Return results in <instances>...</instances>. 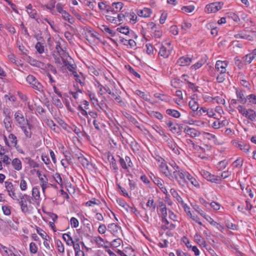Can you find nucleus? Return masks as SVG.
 Masks as SVG:
<instances>
[{"label":"nucleus","mask_w":256,"mask_h":256,"mask_svg":"<svg viewBox=\"0 0 256 256\" xmlns=\"http://www.w3.org/2000/svg\"><path fill=\"white\" fill-rule=\"evenodd\" d=\"M62 238L68 246H72L74 240L68 233L63 234Z\"/></svg>","instance_id":"49530a36"},{"label":"nucleus","mask_w":256,"mask_h":256,"mask_svg":"<svg viewBox=\"0 0 256 256\" xmlns=\"http://www.w3.org/2000/svg\"><path fill=\"white\" fill-rule=\"evenodd\" d=\"M228 64V62L227 60H218L216 62L215 68L220 73L226 74Z\"/></svg>","instance_id":"2eb2a0df"},{"label":"nucleus","mask_w":256,"mask_h":256,"mask_svg":"<svg viewBox=\"0 0 256 256\" xmlns=\"http://www.w3.org/2000/svg\"><path fill=\"white\" fill-rule=\"evenodd\" d=\"M168 146L172 150L176 155H179L180 153V148L172 140L168 138L166 141Z\"/></svg>","instance_id":"aec40b11"},{"label":"nucleus","mask_w":256,"mask_h":256,"mask_svg":"<svg viewBox=\"0 0 256 256\" xmlns=\"http://www.w3.org/2000/svg\"><path fill=\"white\" fill-rule=\"evenodd\" d=\"M75 80L76 82H78L81 86L84 85V78L82 73L78 74L75 70L72 72Z\"/></svg>","instance_id":"c756f323"},{"label":"nucleus","mask_w":256,"mask_h":256,"mask_svg":"<svg viewBox=\"0 0 256 256\" xmlns=\"http://www.w3.org/2000/svg\"><path fill=\"white\" fill-rule=\"evenodd\" d=\"M236 146L246 154L250 152V146L242 142H238L236 144Z\"/></svg>","instance_id":"bb28decb"},{"label":"nucleus","mask_w":256,"mask_h":256,"mask_svg":"<svg viewBox=\"0 0 256 256\" xmlns=\"http://www.w3.org/2000/svg\"><path fill=\"white\" fill-rule=\"evenodd\" d=\"M194 6H184L181 8V10L182 11L185 12H188L190 13L192 12L194 10Z\"/></svg>","instance_id":"338daca9"},{"label":"nucleus","mask_w":256,"mask_h":256,"mask_svg":"<svg viewBox=\"0 0 256 256\" xmlns=\"http://www.w3.org/2000/svg\"><path fill=\"white\" fill-rule=\"evenodd\" d=\"M44 21L46 22L50 25L52 29L54 32H56L58 30V26L53 20L45 18L44 19Z\"/></svg>","instance_id":"864d4df0"},{"label":"nucleus","mask_w":256,"mask_h":256,"mask_svg":"<svg viewBox=\"0 0 256 256\" xmlns=\"http://www.w3.org/2000/svg\"><path fill=\"white\" fill-rule=\"evenodd\" d=\"M113 14H112V12L108 13V14H106V20L110 22L117 24L118 20H116V16H112Z\"/></svg>","instance_id":"603ef678"},{"label":"nucleus","mask_w":256,"mask_h":256,"mask_svg":"<svg viewBox=\"0 0 256 256\" xmlns=\"http://www.w3.org/2000/svg\"><path fill=\"white\" fill-rule=\"evenodd\" d=\"M46 124L52 130L55 132H58V126H56L54 121L52 120H46Z\"/></svg>","instance_id":"5fc2aeb1"},{"label":"nucleus","mask_w":256,"mask_h":256,"mask_svg":"<svg viewBox=\"0 0 256 256\" xmlns=\"http://www.w3.org/2000/svg\"><path fill=\"white\" fill-rule=\"evenodd\" d=\"M146 206L150 210H154L156 204L154 203V200L152 198H149L148 201L146 204Z\"/></svg>","instance_id":"052dcab7"},{"label":"nucleus","mask_w":256,"mask_h":256,"mask_svg":"<svg viewBox=\"0 0 256 256\" xmlns=\"http://www.w3.org/2000/svg\"><path fill=\"white\" fill-rule=\"evenodd\" d=\"M152 13V10L147 8H144L142 10H138L136 12V14L138 16L144 18L150 17Z\"/></svg>","instance_id":"b1692460"},{"label":"nucleus","mask_w":256,"mask_h":256,"mask_svg":"<svg viewBox=\"0 0 256 256\" xmlns=\"http://www.w3.org/2000/svg\"><path fill=\"white\" fill-rule=\"evenodd\" d=\"M226 228H228L230 229V230H236L238 229V225H236L234 224H233V223L230 222V221H228L226 223Z\"/></svg>","instance_id":"69168bd1"},{"label":"nucleus","mask_w":256,"mask_h":256,"mask_svg":"<svg viewBox=\"0 0 256 256\" xmlns=\"http://www.w3.org/2000/svg\"><path fill=\"white\" fill-rule=\"evenodd\" d=\"M247 100L250 104H256V95L250 94L246 96Z\"/></svg>","instance_id":"774afa93"},{"label":"nucleus","mask_w":256,"mask_h":256,"mask_svg":"<svg viewBox=\"0 0 256 256\" xmlns=\"http://www.w3.org/2000/svg\"><path fill=\"white\" fill-rule=\"evenodd\" d=\"M4 124L6 131L10 132L12 131V120L10 116H6L4 120Z\"/></svg>","instance_id":"c85d7f7f"},{"label":"nucleus","mask_w":256,"mask_h":256,"mask_svg":"<svg viewBox=\"0 0 256 256\" xmlns=\"http://www.w3.org/2000/svg\"><path fill=\"white\" fill-rule=\"evenodd\" d=\"M184 132L192 138L198 137L200 135V132L196 129L186 126L184 128Z\"/></svg>","instance_id":"412c9836"},{"label":"nucleus","mask_w":256,"mask_h":256,"mask_svg":"<svg viewBox=\"0 0 256 256\" xmlns=\"http://www.w3.org/2000/svg\"><path fill=\"white\" fill-rule=\"evenodd\" d=\"M129 186H130V190L131 191H132V190L134 191V197L136 198V197L138 196V188L136 186V184L134 182H131L129 180Z\"/></svg>","instance_id":"37998d69"},{"label":"nucleus","mask_w":256,"mask_h":256,"mask_svg":"<svg viewBox=\"0 0 256 256\" xmlns=\"http://www.w3.org/2000/svg\"><path fill=\"white\" fill-rule=\"evenodd\" d=\"M63 63L64 66H66L67 68V69L70 71V72H72L74 71V66L71 64L70 62H69L67 60H63Z\"/></svg>","instance_id":"3c124183"},{"label":"nucleus","mask_w":256,"mask_h":256,"mask_svg":"<svg viewBox=\"0 0 256 256\" xmlns=\"http://www.w3.org/2000/svg\"><path fill=\"white\" fill-rule=\"evenodd\" d=\"M32 196L36 201L40 200V189L37 186H34L32 188Z\"/></svg>","instance_id":"4c0bfd02"},{"label":"nucleus","mask_w":256,"mask_h":256,"mask_svg":"<svg viewBox=\"0 0 256 256\" xmlns=\"http://www.w3.org/2000/svg\"><path fill=\"white\" fill-rule=\"evenodd\" d=\"M35 48L36 51L40 54H43L44 52V46L43 44L40 42H38L35 45Z\"/></svg>","instance_id":"4d7b16f0"},{"label":"nucleus","mask_w":256,"mask_h":256,"mask_svg":"<svg viewBox=\"0 0 256 256\" xmlns=\"http://www.w3.org/2000/svg\"><path fill=\"white\" fill-rule=\"evenodd\" d=\"M78 161L84 167H88L89 165L88 160L83 156H80L78 158Z\"/></svg>","instance_id":"e2e57ef3"},{"label":"nucleus","mask_w":256,"mask_h":256,"mask_svg":"<svg viewBox=\"0 0 256 256\" xmlns=\"http://www.w3.org/2000/svg\"><path fill=\"white\" fill-rule=\"evenodd\" d=\"M159 26V24H156L152 22H150L147 24V28L150 30V32L154 31V30L156 29L157 28H158Z\"/></svg>","instance_id":"0e129e2a"},{"label":"nucleus","mask_w":256,"mask_h":256,"mask_svg":"<svg viewBox=\"0 0 256 256\" xmlns=\"http://www.w3.org/2000/svg\"><path fill=\"white\" fill-rule=\"evenodd\" d=\"M134 94L142 98L146 101L149 102L150 101V96L146 94L144 92H142L140 90H136L135 91Z\"/></svg>","instance_id":"09e8293b"},{"label":"nucleus","mask_w":256,"mask_h":256,"mask_svg":"<svg viewBox=\"0 0 256 256\" xmlns=\"http://www.w3.org/2000/svg\"><path fill=\"white\" fill-rule=\"evenodd\" d=\"M172 50L170 42H166L165 45H161L158 54L164 58H168Z\"/></svg>","instance_id":"9b49d317"},{"label":"nucleus","mask_w":256,"mask_h":256,"mask_svg":"<svg viewBox=\"0 0 256 256\" xmlns=\"http://www.w3.org/2000/svg\"><path fill=\"white\" fill-rule=\"evenodd\" d=\"M4 186L8 196L14 200H18L13 184L10 182L6 181L4 182Z\"/></svg>","instance_id":"4468645a"},{"label":"nucleus","mask_w":256,"mask_h":256,"mask_svg":"<svg viewBox=\"0 0 256 256\" xmlns=\"http://www.w3.org/2000/svg\"><path fill=\"white\" fill-rule=\"evenodd\" d=\"M36 174L40 180V185L48 182V179L44 174H42L39 171L36 172Z\"/></svg>","instance_id":"ea45409f"},{"label":"nucleus","mask_w":256,"mask_h":256,"mask_svg":"<svg viewBox=\"0 0 256 256\" xmlns=\"http://www.w3.org/2000/svg\"><path fill=\"white\" fill-rule=\"evenodd\" d=\"M26 82L31 86L32 88L40 92L44 93V87L38 80L32 75H28L26 78Z\"/></svg>","instance_id":"0eeeda50"},{"label":"nucleus","mask_w":256,"mask_h":256,"mask_svg":"<svg viewBox=\"0 0 256 256\" xmlns=\"http://www.w3.org/2000/svg\"><path fill=\"white\" fill-rule=\"evenodd\" d=\"M26 12L29 16L34 19L38 21L37 19V12L36 9H34L31 4H29L26 7Z\"/></svg>","instance_id":"cd10ccee"},{"label":"nucleus","mask_w":256,"mask_h":256,"mask_svg":"<svg viewBox=\"0 0 256 256\" xmlns=\"http://www.w3.org/2000/svg\"><path fill=\"white\" fill-rule=\"evenodd\" d=\"M151 35L152 36L156 38H160L162 36V32L161 30V27L160 26H158V28H156V29L154 30V31H152L150 32Z\"/></svg>","instance_id":"79ce46f5"},{"label":"nucleus","mask_w":256,"mask_h":256,"mask_svg":"<svg viewBox=\"0 0 256 256\" xmlns=\"http://www.w3.org/2000/svg\"><path fill=\"white\" fill-rule=\"evenodd\" d=\"M200 174L202 178L208 181L214 183L218 182V176L212 174L208 171L202 169L200 171Z\"/></svg>","instance_id":"f8f14e48"},{"label":"nucleus","mask_w":256,"mask_h":256,"mask_svg":"<svg viewBox=\"0 0 256 256\" xmlns=\"http://www.w3.org/2000/svg\"><path fill=\"white\" fill-rule=\"evenodd\" d=\"M226 122L225 120L220 121L219 120H215L212 124V127L214 129H218L226 125Z\"/></svg>","instance_id":"a19ab883"},{"label":"nucleus","mask_w":256,"mask_h":256,"mask_svg":"<svg viewBox=\"0 0 256 256\" xmlns=\"http://www.w3.org/2000/svg\"><path fill=\"white\" fill-rule=\"evenodd\" d=\"M123 7V4L121 2H113L112 6H109L106 9L107 13H110L116 14V12H120Z\"/></svg>","instance_id":"6ab92c4d"},{"label":"nucleus","mask_w":256,"mask_h":256,"mask_svg":"<svg viewBox=\"0 0 256 256\" xmlns=\"http://www.w3.org/2000/svg\"><path fill=\"white\" fill-rule=\"evenodd\" d=\"M11 162L13 168L15 170L19 171L22 169V164L20 159L15 158Z\"/></svg>","instance_id":"72a5a7b5"},{"label":"nucleus","mask_w":256,"mask_h":256,"mask_svg":"<svg viewBox=\"0 0 256 256\" xmlns=\"http://www.w3.org/2000/svg\"><path fill=\"white\" fill-rule=\"evenodd\" d=\"M234 38L236 39H245L248 40H253V37L252 36L242 32L235 34Z\"/></svg>","instance_id":"e433bc0d"},{"label":"nucleus","mask_w":256,"mask_h":256,"mask_svg":"<svg viewBox=\"0 0 256 256\" xmlns=\"http://www.w3.org/2000/svg\"><path fill=\"white\" fill-rule=\"evenodd\" d=\"M108 230L115 236H118L121 233L120 227L114 223L108 224Z\"/></svg>","instance_id":"f3484780"},{"label":"nucleus","mask_w":256,"mask_h":256,"mask_svg":"<svg viewBox=\"0 0 256 256\" xmlns=\"http://www.w3.org/2000/svg\"><path fill=\"white\" fill-rule=\"evenodd\" d=\"M158 214L161 218V221L162 224L161 225V228L162 230H174L176 226L172 222H169L166 217L168 215L167 208L166 205L164 204L163 202L159 203V207L158 208Z\"/></svg>","instance_id":"f257e3e1"},{"label":"nucleus","mask_w":256,"mask_h":256,"mask_svg":"<svg viewBox=\"0 0 256 256\" xmlns=\"http://www.w3.org/2000/svg\"><path fill=\"white\" fill-rule=\"evenodd\" d=\"M14 116L16 124L19 128L30 122L24 116L22 112L20 110L16 111L14 114Z\"/></svg>","instance_id":"1a4fd4ad"},{"label":"nucleus","mask_w":256,"mask_h":256,"mask_svg":"<svg viewBox=\"0 0 256 256\" xmlns=\"http://www.w3.org/2000/svg\"><path fill=\"white\" fill-rule=\"evenodd\" d=\"M192 58L188 55L182 56L177 60L176 64L180 66H188L192 62Z\"/></svg>","instance_id":"dca6fc26"},{"label":"nucleus","mask_w":256,"mask_h":256,"mask_svg":"<svg viewBox=\"0 0 256 256\" xmlns=\"http://www.w3.org/2000/svg\"><path fill=\"white\" fill-rule=\"evenodd\" d=\"M166 113L172 117H174L176 118H178L181 116V114L180 112L176 110L172 109V108H168L166 110Z\"/></svg>","instance_id":"7c9ffc66"},{"label":"nucleus","mask_w":256,"mask_h":256,"mask_svg":"<svg viewBox=\"0 0 256 256\" xmlns=\"http://www.w3.org/2000/svg\"><path fill=\"white\" fill-rule=\"evenodd\" d=\"M194 241L202 247H206V243L204 239L199 234L196 233L194 236Z\"/></svg>","instance_id":"a878e982"},{"label":"nucleus","mask_w":256,"mask_h":256,"mask_svg":"<svg viewBox=\"0 0 256 256\" xmlns=\"http://www.w3.org/2000/svg\"><path fill=\"white\" fill-rule=\"evenodd\" d=\"M4 140L8 147H15L17 144V138L12 134H10L8 138L4 136Z\"/></svg>","instance_id":"a211bd4d"},{"label":"nucleus","mask_w":256,"mask_h":256,"mask_svg":"<svg viewBox=\"0 0 256 256\" xmlns=\"http://www.w3.org/2000/svg\"><path fill=\"white\" fill-rule=\"evenodd\" d=\"M156 160L160 172L169 178L172 177V172L170 170L166 160L160 156L156 158Z\"/></svg>","instance_id":"39448f33"},{"label":"nucleus","mask_w":256,"mask_h":256,"mask_svg":"<svg viewBox=\"0 0 256 256\" xmlns=\"http://www.w3.org/2000/svg\"><path fill=\"white\" fill-rule=\"evenodd\" d=\"M192 208L200 216L203 217L204 214H206L200 207V206L198 204H194L192 206Z\"/></svg>","instance_id":"680f3d73"},{"label":"nucleus","mask_w":256,"mask_h":256,"mask_svg":"<svg viewBox=\"0 0 256 256\" xmlns=\"http://www.w3.org/2000/svg\"><path fill=\"white\" fill-rule=\"evenodd\" d=\"M152 128L156 130V132H158V134H159L161 136H164L165 137H167L166 136V134L164 132V129L158 126H157V125H154L153 126H152Z\"/></svg>","instance_id":"6e6d98bb"},{"label":"nucleus","mask_w":256,"mask_h":256,"mask_svg":"<svg viewBox=\"0 0 256 256\" xmlns=\"http://www.w3.org/2000/svg\"><path fill=\"white\" fill-rule=\"evenodd\" d=\"M195 96H193L194 97ZM188 106L193 111H196L199 108L198 103L196 100L194 98H192L191 100L188 102Z\"/></svg>","instance_id":"2f4dec72"},{"label":"nucleus","mask_w":256,"mask_h":256,"mask_svg":"<svg viewBox=\"0 0 256 256\" xmlns=\"http://www.w3.org/2000/svg\"><path fill=\"white\" fill-rule=\"evenodd\" d=\"M236 90L237 100L241 104H245L247 102V98L244 96V91L238 88H236Z\"/></svg>","instance_id":"4be33fe9"},{"label":"nucleus","mask_w":256,"mask_h":256,"mask_svg":"<svg viewBox=\"0 0 256 256\" xmlns=\"http://www.w3.org/2000/svg\"><path fill=\"white\" fill-rule=\"evenodd\" d=\"M100 204L99 200H96L95 198H92L91 200L87 202L86 203V206H87L93 207L94 205H98Z\"/></svg>","instance_id":"bf43d9fd"},{"label":"nucleus","mask_w":256,"mask_h":256,"mask_svg":"<svg viewBox=\"0 0 256 256\" xmlns=\"http://www.w3.org/2000/svg\"><path fill=\"white\" fill-rule=\"evenodd\" d=\"M102 30L107 34L110 36H115L116 32L113 30H111L110 28H108L106 26H102Z\"/></svg>","instance_id":"de8ad7c7"},{"label":"nucleus","mask_w":256,"mask_h":256,"mask_svg":"<svg viewBox=\"0 0 256 256\" xmlns=\"http://www.w3.org/2000/svg\"><path fill=\"white\" fill-rule=\"evenodd\" d=\"M186 186H191L196 189H198L200 188V183L196 175L190 173L188 179V185Z\"/></svg>","instance_id":"ddd939ff"},{"label":"nucleus","mask_w":256,"mask_h":256,"mask_svg":"<svg viewBox=\"0 0 256 256\" xmlns=\"http://www.w3.org/2000/svg\"><path fill=\"white\" fill-rule=\"evenodd\" d=\"M190 172L185 169H182L174 176L177 184L180 188H185L188 185V179Z\"/></svg>","instance_id":"20e7f679"},{"label":"nucleus","mask_w":256,"mask_h":256,"mask_svg":"<svg viewBox=\"0 0 256 256\" xmlns=\"http://www.w3.org/2000/svg\"><path fill=\"white\" fill-rule=\"evenodd\" d=\"M62 18L68 21L70 24H72L74 22V18L70 16L68 12H67L66 11L62 12Z\"/></svg>","instance_id":"58836bf2"},{"label":"nucleus","mask_w":256,"mask_h":256,"mask_svg":"<svg viewBox=\"0 0 256 256\" xmlns=\"http://www.w3.org/2000/svg\"><path fill=\"white\" fill-rule=\"evenodd\" d=\"M223 6L224 2H212L206 5L204 12L207 14L216 13L221 10Z\"/></svg>","instance_id":"9d476101"},{"label":"nucleus","mask_w":256,"mask_h":256,"mask_svg":"<svg viewBox=\"0 0 256 256\" xmlns=\"http://www.w3.org/2000/svg\"><path fill=\"white\" fill-rule=\"evenodd\" d=\"M166 127L168 128V130L174 134H178L179 132V128L178 125L174 124L171 120H168L165 122Z\"/></svg>","instance_id":"5701e85b"},{"label":"nucleus","mask_w":256,"mask_h":256,"mask_svg":"<svg viewBox=\"0 0 256 256\" xmlns=\"http://www.w3.org/2000/svg\"><path fill=\"white\" fill-rule=\"evenodd\" d=\"M52 102L55 106L58 108H62L63 105L59 98H58L56 96H52Z\"/></svg>","instance_id":"8fccbe9b"},{"label":"nucleus","mask_w":256,"mask_h":256,"mask_svg":"<svg viewBox=\"0 0 256 256\" xmlns=\"http://www.w3.org/2000/svg\"><path fill=\"white\" fill-rule=\"evenodd\" d=\"M228 164V161L226 160H224L218 163L216 168L218 170H222L225 168Z\"/></svg>","instance_id":"c03bdc74"},{"label":"nucleus","mask_w":256,"mask_h":256,"mask_svg":"<svg viewBox=\"0 0 256 256\" xmlns=\"http://www.w3.org/2000/svg\"><path fill=\"white\" fill-rule=\"evenodd\" d=\"M205 63V60L200 59L198 62L192 65L190 67V70L191 71H196L204 66Z\"/></svg>","instance_id":"473e14b6"},{"label":"nucleus","mask_w":256,"mask_h":256,"mask_svg":"<svg viewBox=\"0 0 256 256\" xmlns=\"http://www.w3.org/2000/svg\"><path fill=\"white\" fill-rule=\"evenodd\" d=\"M31 202V197L26 194H22L20 196L19 204L22 212L26 214L29 212L30 208L28 206L27 202Z\"/></svg>","instance_id":"6e6552de"},{"label":"nucleus","mask_w":256,"mask_h":256,"mask_svg":"<svg viewBox=\"0 0 256 256\" xmlns=\"http://www.w3.org/2000/svg\"><path fill=\"white\" fill-rule=\"evenodd\" d=\"M169 164L172 168L173 172H172V178L180 170L181 168L174 161H172L169 162Z\"/></svg>","instance_id":"c9c22d12"},{"label":"nucleus","mask_w":256,"mask_h":256,"mask_svg":"<svg viewBox=\"0 0 256 256\" xmlns=\"http://www.w3.org/2000/svg\"><path fill=\"white\" fill-rule=\"evenodd\" d=\"M237 110L240 114L252 122L256 120V112L253 109H247L245 106L239 105L237 107Z\"/></svg>","instance_id":"423d86ee"},{"label":"nucleus","mask_w":256,"mask_h":256,"mask_svg":"<svg viewBox=\"0 0 256 256\" xmlns=\"http://www.w3.org/2000/svg\"><path fill=\"white\" fill-rule=\"evenodd\" d=\"M4 99L5 100L6 103L8 102H14L16 101V96L10 93L6 94L4 96Z\"/></svg>","instance_id":"a18cd8bd"},{"label":"nucleus","mask_w":256,"mask_h":256,"mask_svg":"<svg viewBox=\"0 0 256 256\" xmlns=\"http://www.w3.org/2000/svg\"><path fill=\"white\" fill-rule=\"evenodd\" d=\"M28 188L27 182L23 178L20 180V188L22 191H26Z\"/></svg>","instance_id":"13d9d810"},{"label":"nucleus","mask_w":256,"mask_h":256,"mask_svg":"<svg viewBox=\"0 0 256 256\" xmlns=\"http://www.w3.org/2000/svg\"><path fill=\"white\" fill-rule=\"evenodd\" d=\"M190 172L185 169H182L174 176L177 184L180 188H185L188 185V179Z\"/></svg>","instance_id":"7ed1b4c3"},{"label":"nucleus","mask_w":256,"mask_h":256,"mask_svg":"<svg viewBox=\"0 0 256 256\" xmlns=\"http://www.w3.org/2000/svg\"><path fill=\"white\" fill-rule=\"evenodd\" d=\"M40 123L36 118L32 120L30 122L26 125L20 127L22 131L24 134V136L26 138H30L32 136V131L39 127Z\"/></svg>","instance_id":"f03ea898"},{"label":"nucleus","mask_w":256,"mask_h":256,"mask_svg":"<svg viewBox=\"0 0 256 256\" xmlns=\"http://www.w3.org/2000/svg\"><path fill=\"white\" fill-rule=\"evenodd\" d=\"M152 182L158 186L160 188L161 191L164 194H168V191L166 188L163 185V181L162 180L158 177H154V179H152Z\"/></svg>","instance_id":"393cba45"},{"label":"nucleus","mask_w":256,"mask_h":256,"mask_svg":"<svg viewBox=\"0 0 256 256\" xmlns=\"http://www.w3.org/2000/svg\"><path fill=\"white\" fill-rule=\"evenodd\" d=\"M170 192L172 196L176 199V200L180 204L184 202L182 198L174 188H171L170 190Z\"/></svg>","instance_id":"f704fd0d"}]
</instances>
